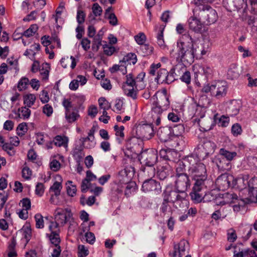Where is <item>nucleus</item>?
<instances>
[{
	"label": "nucleus",
	"instance_id": "obj_1",
	"mask_svg": "<svg viewBox=\"0 0 257 257\" xmlns=\"http://www.w3.org/2000/svg\"><path fill=\"white\" fill-rule=\"evenodd\" d=\"M176 60L184 66H181L183 72L181 80L188 84L191 81L190 72L186 70L185 65H191L194 61L195 54L200 53L201 55L206 53L204 49L197 50L194 48L193 40L189 34H184L177 43Z\"/></svg>",
	"mask_w": 257,
	"mask_h": 257
},
{
	"label": "nucleus",
	"instance_id": "obj_2",
	"mask_svg": "<svg viewBox=\"0 0 257 257\" xmlns=\"http://www.w3.org/2000/svg\"><path fill=\"white\" fill-rule=\"evenodd\" d=\"M215 0H194L193 14L201 20L203 24L210 25L214 23L217 19V15L215 10L207 3H211Z\"/></svg>",
	"mask_w": 257,
	"mask_h": 257
},
{
	"label": "nucleus",
	"instance_id": "obj_3",
	"mask_svg": "<svg viewBox=\"0 0 257 257\" xmlns=\"http://www.w3.org/2000/svg\"><path fill=\"white\" fill-rule=\"evenodd\" d=\"M71 216V212L67 209L57 208L54 213V221H50L48 233L60 235V226H64Z\"/></svg>",
	"mask_w": 257,
	"mask_h": 257
},
{
	"label": "nucleus",
	"instance_id": "obj_4",
	"mask_svg": "<svg viewBox=\"0 0 257 257\" xmlns=\"http://www.w3.org/2000/svg\"><path fill=\"white\" fill-rule=\"evenodd\" d=\"M163 200L172 202L176 208H183L188 205L186 199L187 196L186 192H181L177 190H173L171 187H167L163 193Z\"/></svg>",
	"mask_w": 257,
	"mask_h": 257
},
{
	"label": "nucleus",
	"instance_id": "obj_5",
	"mask_svg": "<svg viewBox=\"0 0 257 257\" xmlns=\"http://www.w3.org/2000/svg\"><path fill=\"white\" fill-rule=\"evenodd\" d=\"M195 163L190 165L188 170V175L195 181L194 184H203L207 179V175L206 166L198 161V158L194 157Z\"/></svg>",
	"mask_w": 257,
	"mask_h": 257
},
{
	"label": "nucleus",
	"instance_id": "obj_6",
	"mask_svg": "<svg viewBox=\"0 0 257 257\" xmlns=\"http://www.w3.org/2000/svg\"><path fill=\"white\" fill-rule=\"evenodd\" d=\"M202 91L203 92H210L211 94L217 99L224 97L227 91V86L226 82L223 81H216L211 84L204 85Z\"/></svg>",
	"mask_w": 257,
	"mask_h": 257
},
{
	"label": "nucleus",
	"instance_id": "obj_7",
	"mask_svg": "<svg viewBox=\"0 0 257 257\" xmlns=\"http://www.w3.org/2000/svg\"><path fill=\"white\" fill-rule=\"evenodd\" d=\"M215 145L214 143L207 140L206 139H202L197 147L195 149V152L197 156V158L204 159L210 154L213 153Z\"/></svg>",
	"mask_w": 257,
	"mask_h": 257
},
{
	"label": "nucleus",
	"instance_id": "obj_8",
	"mask_svg": "<svg viewBox=\"0 0 257 257\" xmlns=\"http://www.w3.org/2000/svg\"><path fill=\"white\" fill-rule=\"evenodd\" d=\"M157 151L152 149L143 152L139 157L141 163L148 167L154 166L157 162Z\"/></svg>",
	"mask_w": 257,
	"mask_h": 257
},
{
	"label": "nucleus",
	"instance_id": "obj_9",
	"mask_svg": "<svg viewBox=\"0 0 257 257\" xmlns=\"http://www.w3.org/2000/svg\"><path fill=\"white\" fill-rule=\"evenodd\" d=\"M136 134L138 138L149 140L153 136L154 130L152 124H139L136 127Z\"/></svg>",
	"mask_w": 257,
	"mask_h": 257
},
{
	"label": "nucleus",
	"instance_id": "obj_10",
	"mask_svg": "<svg viewBox=\"0 0 257 257\" xmlns=\"http://www.w3.org/2000/svg\"><path fill=\"white\" fill-rule=\"evenodd\" d=\"M194 163V156L193 155L188 156L185 157L182 161H178L176 166V176L187 175L185 173L186 167L188 168V170L190 165H192Z\"/></svg>",
	"mask_w": 257,
	"mask_h": 257
},
{
	"label": "nucleus",
	"instance_id": "obj_11",
	"mask_svg": "<svg viewBox=\"0 0 257 257\" xmlns=\"http://www.w3.org/2000/svg\"><path fill=\"white\" fill-rule=\"evenodd\" d=\"M46 236L49 238L51 243L53 245V252L51 257H60L61 252V248L60 246L61 238L60 235L46 233Z\"/></svg>",
	"mask_w": 257,
	"mask_h": 257
},
{
	"label": "nucleus",
	"instance_id": "obj_12",
	"mask_svg": "<svg viewBox=\"0 0 257 257\" xmlns=\"http://www.w3.org/2000/svg\"><path fill=\"white\" fill-rule=\"evenodd\" d=\"M142 190L145 192L154 191L158 194L161 192V187L160 183L153 179H146L143 183Z\"/></svg>",
	"mask_w": 257,
	"mask_h": 257
},
{
	"label": "nucleus",
	"instance_id": "obj_13",
	"mask_svg": "<svg viewBox=\"0 0 257 257\" xmlns=\"http://www.w3.org/2000/svg\"><path fill=\"white\" fill-rule=\"evenodd\" d=\"M152 105H158L166 109L170 104L169 98L165 93L156 92L151 98Z\"/></svg>",
	"mask_w": 257,
	"mask_h": 257
},
{
	"label": "nucleus",
	"instance_id": "obj_14",
	"mask_svg": "<svg viewBox=\"0 0 257 257\" xmlns=\"http://www.w3.org/2000/svg\"><path fill=\"white\" fill-rule=\"evenodd\" d=\"M188 175H181L176 176L175 188L178 191L186 192L190 186V182Z\"/></svg>",
	"mask_w": 257,
	"mask_h": 257
},
{
	"label": "nucleus",
	"instance_id": "obj_15",
	"mask_svg": "<svg viewBox=\"0 0 257 257\" xmlns=\"http://www.w3.org/2000/svg\"><path fill=\"white\" fill-rule=\"evenodd\" d=\"M224 198L228 199L227 202L228 203H236L232 206L233 209L235 212L240 210L241 207H243L245 204L243 200H239L236 194L227 193L224 195Z\"/></svg>",
	"mask_w": 257,
	"mask_h": 257
},
{
	"label": "nucleus",
	"instance_id": "obj_16",
	"mask_svg": "<svg viewBox=\"0 0 257 257\" xmlns=\"http://www.w3.org/2000/svg\"><path fill=\"white\" fill-rule=\"evenodd\" d=\"M189 249V242L182 239L178 243L174 245V251L172 254L173 257H182L184 255L186 251Z\"/></svg>",
	"mask_w": 257,
	"mask_h": 257
},
{
	"label": "nucleus",
	"instance_id": "obj_17",
	"mask_svg": "<svg viewBox=\"0 0 257 257\" xmlns=\"http://www.w3.org/2000/svg\"><path fill=\"white\" fill-rule=\"evenodd\" d=\"M201 21L202 20L199 19L198 17L195 16L193 14V16L190 17L188 20L190 30L195 33H200L204 24Z\"/></svg>",
	"mask_w": 257,
	"mask_h": 257
},
{
	"label": "nucleus",
	"instance_id": "obj_18",
	"mask_svg": "<svg viewBox=\"0 0 257 257\" xmlns=\"http://www.w3.org/2000/svg\"><path fill=\"white\" fill-rule=\"evenodd\" d=\"M249 175L248 174H240L236 178L233 177L232 179V187L242 190L247 186Z\"/></svg>",
	"mask_w": 257,
	"mask_h": 257
},
{
	"label": "nucleus",
	"instance_id": "obj_19",
	"mask_svg": "<svg viewBox=\"0 0 257 257\" xmlns=\"http://www.w3.org/2000/svg\"><path fill=\"white\" fill-rule=\"evenodd\" d=\"M204 185L194 184L192 191L190 193V196L192 201L195 203L201 202L203 197V194L201 193Z\"/></svg>",
	"mask_w": 257,
	"mask_h": 257
},
{
	"label": "nucleus",
	"instance_id": "obj_20",
	"mask_svg": "<svg viewBox=\"0 0 257 257\" xmlns=\"http://www.w3.org/2000/svg\"><path fill=\"white\" fill-rule=\"evenodd\" d=\"M31 114V111L27 106H22L18 108L17 111H15V116H13L12 115H10V118H13L18 120V119H22L23 120H27L29 118Z\"/></svg>",
	"mask_w": 257,
	"mask_h": 257
},
{
	"label": "nucleus",
	"instance_id": "obj_21",
	"mask_svg": "<svg viewBox=\"0 0 257 257\" xmlns=\"http://www.w3.org/2000/svg\"><path fill=\"white\" fill-rule=\"evenodd\" d=\"M232 179L233 176L232 175H222L217 178L216 184L220 189H226L229 187H232V183H230V181H232Z\"/></svg>",
	"mask_w": 257,
	"mask_h": 257
},
{
	"label": "nucleus",
	"instance_id": "obj_22",
	"mask_svg": "<svg viewBox=\"0 0 257 257\" xmlns=\"http://www.w3.org/2000/svg\"><path fill=\"white\" fill-rule=\"evenodd\" d=\"M171 77L172 76L169 75L168 71L166 69H161L158 72L156 79L159 83L169 84L172 81V80L170 79Z\"/></svg>",
	"mask_w": 257,
	"mask_h": 257
},
{
	"label": "nucleus",
	"instance_id": "obj_23",
	"mask_svg": "<svg viewBox=\"0 0 257 257\" xmlns=\"http://www.w3.org/2000/svg\"><path fill=\"white\" fill-rule=\"evenodd\" d=\"M103 31L101 30L98 33L92 37V50L94 52H97L100 46L102 45V40L103 38Z\"/></svg>",
	"mask_w": 257,
	"mask_h": 257
},
{
	"label": "nucleus",
	"instance_id": "obj_24",
	"mask_svg": "<svg viewBox=\"0 0 257 257\" xmlns=\"http://www.w3.org/2000/svg\"><path fill=\"white\" fill-rule=\"evenodd\" d=\"M122 89L125 95L127 96L136 99L137 98V86H130L128 85H122Z\"/></svg>",
	"mask_w": 257,
	"mask_h": 257
},
{
	"label": "nucleus",
	"instance_id": "obj_25",
	"mask_svg": "<svg viewBox=\"0 0 257 257\" xmlns=\"http://www.w3.org/2000/svg\"><path fill=\"white\" fill-rule=\"evenodd\" d=\"M171 131L167 127H160L158 132L157 135L162 142L168 141L170 138Z\"/></svg>",
	"mask_w": 257,
	"mask_h": 257
},
{
	"label": "nucleus",
	"instance_id": "obj_26",
	"mask_svg": "<svg viewBox=\"0 0 257 257\" xmlns=\"http://www.w3.org/2000/svg\"><path fill=\"white\" fill-rule=\"evenodd\" d=\"M194 70H197L196 73L203 74L205 75L206 77H209L212 73V69L208 66H202L199 64H195L194 66Z\"/></svg>",
	"mask_w": 257,
	"mask_h": 257
},
{
	"label": "nucleus",
	"instance_id": "obj_27",
	"mask_svg": "<svg viewBox=\"0 0 257 257\" xmlns=\"http://www.w3.org/2000/svg\"><path fill=\"white\" fill-rule=\"evenodd\" d=\"M240 107V103L236 100H232L228 106L227 111L230 116H235L238 113Z\"/></svg>",
	"mask_w": 257,
	"mask_h": 257
},
{
	"label": "nucleus",
	"instance_id": "obj_28",
	"mask_svg": "<svg viewBox=\"0 0 257 257\" xmlns=\"http://www.w3.org/2000/svg\"><path fill=\"white\" fill-rule=\"evenodd\" d=\"M139 51L143 56H148L153 54L154 48L148 44H143L140 45Z\"/></svg>",
	"mask_w": 257,
	"mask_h": 257
},
{
	"label": "nucleus",
	"instance_id": "obj_29",
	"mask_svg": "<svg viewBox=\"0 0 257 257\" xmlns=\"http://www.w3.org/2000/svg\"><path fill=\"white\" fill-rule=\"evenodd\" d=\"M169 203V202L163 200L160 210L161 214H162L163 216H167L168 217L172 214L173 209Z\"/></svg>",
	"mask_w": 257,
	"mask_h": 257
},
{
	"label": "nucleus",
	"instance_id": "obj_30",
	"mask_svg": "<svg viewBox=\"0 0 257 257\" xmlns=\"http://www.w3.org/2000/svg\"><path fill=\"white\" fill-rule=\"evenodd\" d=\"M60 63L64 68H67V66L71 63L70 67L71 69H73L76 65L77 61L75 58L71 56L70 58L68 56L62 58L60 61Z\"/></svg>",
	"mask_w": 257,
	"mask_h": 257
},
{
	"label": "nucleus",
	"instance_id": "obj_31",
	"mask_svg": "<svg viewBox=\"0 0 257 257\" xmlns=\"http://www.w3.org/2000/svg\"><path fill=\"white\" fill-rule=\"evenodd\" d=\"M68 139L67 137L57 136L55 137L53 142L56 146L57 147H67Z\"/></svg>",
	"mask_w": 257,
	"mask_h": 257
},
{
	"label": "nucleus",
	"instance_id": "obj_32",
	"mask_svg": "<svg viewBox=\"0 0 257 257\" xmlns=\"http://www.w3.org/2000/svg\"><path fill=\"white\" fill-rule=\"evenodd\" d=\"M62 185L61 182L55 181L53 185L50 188L49 192L57 197L60 195Z\"/></svg>",
	"mask_w": 257,
	"mask_h": 257
},
{
	"label": "nucleus",
	"instance_id": "obj_33",
	"mask_svg": "<svg viewBox=\"0 0 257 257\" xmlns=\"http://www.w3.org/2000/svg\"><path fill=\"white\" fill-rule=\"evenodd\" d=\"M219 154L229 161H232L237 156L235 152H230L224 148L220 149Z\"/></svg>",
	"mask_w": 257,
	"mask_h": 257
},
{
	"label": "nucleus",
	"instance_id": "obj_34",
	"mask_svg": "<svg viewBox=\"0 0 257 257\" xmlns=\"http://www.w3.org/2000/svg\"><path fill=\"white\" fill-rule=\"evenodd\" d=\"M239 76L238 69L234 64H231L227 72V76L230 79L237 78Z\"/></svg>",
	"mask_w": 257,
	"mask_h": 257
},
{
	"label": "nucleus",
	"instance_id": "obj_35",
	"mask_svg": "<svg viewBox=\"0 0 257 257\" xmlns=\"http://www.w3.org/2000/svg\"><path fill=\"white\" fill-rule=\"evenodd\" d=\"M137 62V55L135 53H130L125 55L122 60L119 61L120 63H126L129 64H135Z\"/></svg>",
	"mask_w": 257,
	"mask_h": 257
},
{
	"label": "nucleus",
	"instance_id": "obj_36",
	"mask_svg": "<svg viewBox=\"0 0 257 257\" xmlns=\"http://www.w3.org/2000/svg\"><path fill=\"white\" fill-rule=\"evenodd\" d=\"M50 66L47 63H44L42 65V68L40 69V74L43 80H47L49 78Z\"/></svg>",
	"mask_w": 257,
	"mask_h": 257
},
{
	"label": "nucleus",
	"instance_id": "obj_37",
	"mask_svg": "<svg viewBox=\"0 0 257 257\" xmlns=\"http://www.w3.org/2000/svg\"><path fill=\"white\" fill-rule=\"evenodd\" d=\"M20 232L25 238L26 242H28L30 240L32 234V230L30 225H26L24 226L20 230Z\"/></svg>",
	"mask_w": 257,
	"mask_h": 257
},
{
	"label": "nucleus",
	"instance_id": "obj_38",
	"mask_svg": "<svg viewBox=\"0 0 257 257\" xmlns=\"http://www.w3.org/2000/svg\"><path fill=\"white\" fill-rule=\"evenodd\" d=\"M79 117L78 111L76 110H71L65 113V118L68 122L71 123L75 121Z\"/></svg>",
	"mask_w": 257,
	"mask_h": 257
},
{
	"label": "nucleus",
	"instance_id": "obj_39",
	"mask_svg": "<svg viewBox=\"0 0 257 257\" xmlns=\"http://www.w3.org/2000/svg\"><path fill=\"white\" fill-rule=\"evenodd\" d=\"M83 150V147L82 146H76L72 151L73 157L78 160L82 159L84 156Z\"/></svg>",
	"mask_w": 257,
	"mask_h": 257
},
{
	"label": "nucleus",
	"instance_id": "obj_40",
	"mask_svg": "<svg viewBox=\"0 0 257 257\" xmlns=\"http://www.w3.org/2000/svg\"><path fill=\"white\" fill-rule=\"evenodd\" d=\"M36 99L35 95L33 94H28L24 96V103L25 106L31 107L35 103Z\"/></svg>",
	"mask_w": 257,
	"mask_h": 257
},
{
	"label": "nucleus",
	"instance_id": "obj_41",
	"mask_svg": "<svg viewBox=\"0 0 257 257\" xmlns=\"http://www.w3.org/2000/svg\"><path fill=\"white\" fill-rule=\"evenodd\" d=\"M224 162H225V160L223 158H216L214 161V162L218 168L222 171L228 170L229 169L228 167L230 166L229 163H227L225 164Z\"/></svg>",
	"mask_w": 257,
	"mask_h": 257
},
{
	"label": "nucleus",
	"instance_id": "obj_42",
	"mask_svg": "<svg viewBox=\"0 0 257 257\" xmlns=\"http://www.w3.org/2000/svg\"><path fill=\"white\" fill-rule=\"evenodd\" d=\"M38 29V27L36 24L32 25L28 29H27L24 32L23 35H21L20 37H21L22 36H25L26 37L28 38L31 36H32L36 33ZM19 38L20 37L18 38Z\"/></svg>",
	"mask_w": 257,
	"mask_h": 257
},
{
	"label": "nucleus",
	"instance_id": "obj_43",
	"mask_svg": "<svg viewBox=\"0 0 257 257\" xmlns=\"http://www.w3.org/2000/svg\"><path fill=\"white\" fill-rule=\"evenodd\" d=\"M247 185L249 192L254 195V192L257 191V177H253L249 181L248 180Z\"/></svg>",
	"mask_w": 257,
	"mask_h": 257
},
{
	"label": "nucleus",
	"instance_id": "obj_44",
	"mask_svg": "<svg viewBox=\"0 0 257 257\" xmlns=\"http://www.w3.org/2000/svg\"><path fill=\"white\" fill-rule=\"evenodd\" d=\"M170 169L166 167H162L157 172V175L160 180H164L169 175Z\"/></svg>",
	"mask_w": 257,
	"mask_h": 257
},
{
	"label": "nucleus",
	"instance_id": "obj_45",
	"mask_svg": "<svg viewBox=\"0 0 257 257\" xmlns=\"http://www.w3.org/2000/svg\"><path fill=\"white\" fill-rule=\"evenodd\" d=\"M157 43L159 46L162 49H165L166 48L163 37V30L162 29L160 31L157 36Z\"/></svg>",
	"mask_w": 257,
	"mask_h": 257
},
{
	"label": "nucleus",
	"instance_id": "obj_46",
	"mask_svg": "<svg viewBox=\"0 0 257 257\" xmlns=\"http://www.w3.org/2000/svg\"><path fill=\"white\" fill-rule=\"evenodd\" d=\"M136 190V184L135 182H131L128 183L125 187L124 194L126 196H129L132 193Z\"/></svg>",
	"mask_w": 257,
	"mask_h": 257
},
{
	"label": "nucleus",
	"instance_id": "obj_47",
	"mask_svg": "<svg viewBox=\"0 0 257 257\" xmlns=\"http://www.w3.org/2000/svg\"><path fill=\"white\" fill-rule=\"evenodd\" d=\"M35 219L36 221V227L37 228L42 229L44 227V218L40 214H36L35 215Z\"/></svg>",
	"mask_w": 257,
	"mask_h": 257
},
{
	"label": "nucleus",
	"instance_id": "obj_48",
	"mask_svg": "<svg viewBox=\"0 0 257 257\" xmlns=\"http://www.w3.org/2000/svg\"><path fill=\"white\" fill-rule=\"evenodd\" d=\"M67 184L70 185V186H68L67 187L68 195L72 197L75 196L77 191L76 186L72 184V181H68L66 183V185Z\"/></svg>",
	"mask_w": 257,
	"mask_h": 257
},
{
	"label": "nucleus",
	"instance_id": "obj_49",
	"mask_svg": "<svg viewBox=\"0 0 257 257\" xmlns=\"http://www.w3.org/2000/svg\"><path fill=\"white\" fill-rule=\"evenodd\" d=\"M98 103L100 108L108 110L111 107L110 103L104 97H100L98 99Z\"/></svg>",
	"mask_w": 257,
	"mask_h": 257
},
{
	"label": "nucleus",
	"instance_id": "obj_50",
	"mask_svg": "<svg viewBox=\"0 0 257 257\" xmlns=\"http://www.w3.org/2000/svg\"><path fill=\"white\" fill-rule=\"evenodd\" d=\"M28 130V126L26 122L20 123L17 128V134L19 136H23Z\"/></svg>",
	"mask_w": 257,
	"mask_h": 257
},
{
	"label": "nucleus",
	"instance_id": "obj_51",
	"mask_svg": "<svg viewBox=\"0 0 257 257\" xmlns=\"http://www.w3.org/2000/svg\"><path fill=\"white\" fill-rule=\"evenodd\" d=\"M29 84V80L28 78L23 77L19 81L18 88L20 91L25 89Z\"/></svg>",
	"mask_w": 257,
	"mask_h": 257
},
{
	"label": "nucleus",
	"instance_id": "obj_52",
	"mask_svg": "<svg viewBox=\"0 0 257 257\" xmlns=\"http://www.w3.org/2000/svg\"><path fill=\"white\" fill-rule=\"evenodd\" d=\"M78 257H86L89 254V251L84 245H79L78 247Z\"/></svg>",
	"mask_w": 257,
	"mask_h": 257
},
{
	"label": "nucleus",
	"instance_id": "obj_53",
	"mask_svg": "<svg viewBox=\"0 0 257 257\" xmlns=\"http://www.w3.org/2000/svg\"><path fill=\"white\" fill-rule=\"evenodd\" d=\"M104 53L107 56H111L115 51V48L108 45H104L103 46Z\"/></svg>",
	"mask_w": 257,
	"mask_h": 257
},
{
	"label": "nucleus",
	"instance_id": "obj_54",
	"mask_svg": "<svg viewBox=\"0 0 257 257\" xmlns=\"http://www.w3.org/2000/svg\"><path fill=\"white\" fill-rule=\"evenodd\" d=\"M92 10L95 16H100L102 14V8L97 3H95L93 5Z\"/></svg>",
	"mask_w": 257,
	"mask_h": 257
},
{
	"label": "nucleus",
	"instance_id": "obj_55",
	"mask_svg": "<svg viewBox=\"0 0 257 257\" xmlns=\"http://www.w3.org/2000/svg\"><path fill=\"white\" fill-rule=\"evenodd\" d=\"M123 84L137 86V84H136L135 78H134L132 74H129L126 76V81L123 83Z\"/></svg>",
	"mask_w": 257,
	"mask_h": 257
},
{
	"label": "nucleus",
	"instance_id": "obj_56",
	"mask_svg": "<svg viewBox=\"0 0 257 257\" xmlns=\"http://www.w3.org/2000/svg\"><path fill=\"white\" fill-rule=\"evenodd\" d=\"M231 132L234 136H237L241 134L242 128L240 125L238 123L234 124L231 128Z\"/></svg>",
	"mask_w": 257,
	"mask_h": 257
},
{
	"label": "nucleus",
	"instance_id": "obj_57",
	"mask_svg": "<svg viewBox=\"0 0 257 257\" xmlns=\"http://www.w3.org/2000/svg\"><path fill=\"white\" fill-rule=\"evenodd\" d=\"M152 112L153 114H155V116H161V114L163 113V111L165 110V109L161 107L158 105H152Z\"/></svg>",
	"mask_w": 257,
	"mask_h": 257
},
{
	"label": "nucleus",
	"instance_id": "obj_58",
	"mask_svg": "<svg viewBox=\"0 0 257 257\" xmlns=\"http://www.w3.org/2000/svg\"><path fill=\"white\" fill-rule=\"evenodd\" d=\"M135 39L136 42L140 45L144 44L146 40L145 35L143 33H140L135 36Z\"/></svg>",
	"mask_w": 257,
	"mask_h": 257
},
{
	"label": "nucleus",
	"instance_id": "obj_59",
	"mask_svg": "<svg viewBox=\"0 0 257 257\" xmlns=\"http://www.w3.org/2000/svg\"><path fill=\"white\" fill-rule=\"evenodd\" d=\"M105 17H107L108 19H109V23L111 25L114 26L118 24L117 19L113 13H111L110 14H109L108 16Z\"/></svg>",
	"mask_w": 257,
	"mask_h": 257
},
{
	"label": "nucleus",
	"instance_id": "obj_60",
	"mask_svg": "<svg viewBox=\"0 0 257 257\" xmlns=\"http://www.w3.org/2000/svg\"><path fill=\"white\" fill-rule=\"evenodd\" d=\"M53 112V109L51 105L46 104L43 107V112L47 116H50L52 114Z\"/></svg>",
	"mask_w": 257,
	"mask_h": 257
},
{
	"label": "nucleus",
	"instance_id": "obj_61",
	"mask_svg": "<svg viewBox=\"0 0 257 257\" xmlns=\"http://www.w3.org/2000/svg\"><path fill=\"white\" fill-rule=\"evenodd\" d=\"M44 190L45 187L44 184L42 183H38L36 186V194L39 196H42L44 194Z\"/></svg>",
	"mask_w": 257,
	"mask_h": 257
},
{
	"label": "nucleus",
	"instance_id": "obj_62",
	"mask_svg": "<svg viewBox=\"0 0 257 257\" xmlns=\"http://www.w3.org/2000/svg\"><path fill=\"white\" fill-rule=\"evenodd\" d=\"M77 21L78 23L80 25L83 23L85 21V14L83 11L78 10L77 14Z\"/></svg>",
	"mask_w": 257,
	"mask_h": 257
},
{
	"label": "nucleus",
	"instance_id": "obj_63",
	"mask_svg": "<svg viewBox=\"0 0 257 257\" xmlns=\"http://www.w3.org/2000/svg\"><path fill=\"white\" fill-rule=\"evenodd\" d=\"M62 105L65 108V113L71 110L72 105L70 99L64 98L62 101Z\"/></svg>",
	"mask_w": 257,
	"mask_h": 257
},
{
	"label": "nucleus",
	"instance_id": "obj_64",
	"mask_svg": "<svg viewBox=\"0 0 257 257\" xmlns=\"http://www.w3.org/2000/svg\"><path fill=\"white\" fill-rule=\"evenodd\" d=\"M32 171L28 167H24L22 170V176L25 179L29 180L31 178Z\"/></svg>",
	"mask_w": 257,
	"mask_h": 257
}]
</instances>
